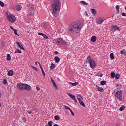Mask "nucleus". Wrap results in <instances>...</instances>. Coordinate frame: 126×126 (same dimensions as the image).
<instances>
[{
    "label": "nucleus",
    "instance_id": "obj_37",
    "mask_svg": "<svg viewBox=\"0 0 126 126\" xmlns=\"http://www.w3.org/2000/svg\"><path fill=\"white\" fill-rule=\"evenodd\" d=\"M125 106H124V105H122L121 107H120V108L119 109V110L120 111H124V110H125Z\"/></svg>",
    "mask_w": 126,
    "mask_h": 126
},
{
    "label": "nucleus",
    "instance_id": "obj_56",
    "mask_svg": "<svg viewBox=\"0 0 126 126\" xmlns=\"http://www.w3.org/2000/svg\"><path fill=\"white\" fill-rule=\"evenodd\" d=\"M67 110H69V111H70H70H71V110L70 109V108H69V107L68 108Z\"/></svg>",
    "mask_w": 126,
    "mask_h": 126
},
{
    "label": "nucleus",
    "instance_id": "obj_4",
    "mask_svg": "<svg viewBox=\"0 0 126 126\" xmlns=\"http://www.w3.org/2000/svg\"><path fill=\"white\" fill-rule=\"evenodd\" d=\"M123 93V92L122 91H117L116 93L115 96L118 98L120 100V101H123V98H122V94Z\"/></svg>",
    "mask_w": 126,
    "mask_h": 126
},
{
    "label": "nucleus",
    "instance_id": "obj_39",
    "mask_svg": "<svg viewBox=\"0 0 126 126\" xmlns=\"http://www.w3.org/2000/svg\"><path fill=\"white\" fill-rule=\"evenodd\" d=\"M0 5L2 7H3V6H4V3H3V2L0 1Z\"/></svg>",
    "mask_w": 126,
    "mask_h": 126
},
{
    "label": "nucleus",
    "instance_id": "obj_41",
    "mask_svg": "<svg viewBox=\"0 0 126 126\" xmlns=\"http://www.w3.org/2000/svg\"><path fill=\"white\" fill-rule=\"evenodd\" d=\"M53 85L54 87L55 88V89H58V86H57V84H56V83H54L53 84Z\"/></svg>",
    "mask_w": 126,
    "mask_h": 126
},
{
    "label": "nucleus",
    "instance_id": "obj_58",
    "mask_svg": "<svg viewBox=\"0 0 126 126\" xmlns=\"http://www.w3.org/2000/svg\"><path fill=\"white\" fill-rule=\"evenodd\" d=\"M1 97V93L0 92V100Z\"/></svg>",
    "mask_w": 126,
    "mask_h": 126
},
{
    "label": "nucleus",
    "instance_id": "obj_46",
    "mask_svg": "<svg viewBox=\"0 0 126 126\" xmlns=\"http://www.w3.org/2000/svg\"><path fill=\"white\" fill-rule=\"evenodd\" d=\"M38 63L40 66V69L41 70L43 69V67H42V65H41V63H40V62H38Z\"/></svg>",
    "mask_w": 126,
    "mask_h": 126
},
{
    "label": "nucleus",
    "instance_id": "obj_1",
    "mask_svg": "<svg viewBox=\"0 0 126 126\" xmlns=\"http://www.w3.org/2000/svg\"><path fill=\"white\" fill-rule=\"evenodd\" d=\"M83 26V25L80 21H75L69 25L68 31L73 34H78V33H79L81 31Z\"/></svg>",
    "mask_w": 126,
    "mask_h": 126
},
{
    "label": "nucleus",
    "instance_id": "obj_23",
    "mask_svg": "<svg viewBox=\"0 0 126 126\" xmlns=\"http://www.w3.org/2000/svg\"><path fill=\"white\" fill-rule=\"evenodd\" d=\"M79 102L80 104L81 105V106H82L83 107H85V104H84V102H83L82 100H79Z\"/></svg>",
    "mask_w": 126,
    "mask_h": 126
},
{
    "label": "nucleus",
    "instance_id": "obj_28",
    "mask_svg": "<svg viewBox=\"0 0 126 126\" xmlns=\"http://www.w3.org/2000/svg\"><path fill=\"white\" fill-rule=\"evenodd\" d=\"M110 58L111 60H114L115 59V57L114 56V53H111L110 55Z\"/></svg>",
    "mask_w": 126,
    "mask_h": 126
},
{
    "label": "nucleus",
    "instance_id": "obj_62",
    "mask_svg": "<svg viewBox=\"0 0 126 126\" xmlns=\"http://www.w3.org/2000/svg\"><path fill=\"white\" fill-rule=\"evenodd\" d=\"M1 46H2V47H4V44H1Z\"/></svg>",
    "mask_w": 126,
    "mask_h": 126
},
{
    "label": "nucleus",
    "instance_id": "obj_9",
    "mask_svg": "<svg viewBox=\"0 0 126 126\" xmlns=\"http://www.w3.org/2000/svg\"><path fill=\"white\" fill-rule=\"evenodd\" d=\"M116 30L118 31H121V28L117 26H112L111 27V31H116Z\"/></svg>",
    "mask_w": 126,
    "mask_h": 126
},
{
    "label": "nucleus",
    "instance_id": "obj_60",
    "mask_svg": "<svg viewBox=\"0 0 126 126\" xmlns=\"http://www.w3.org/2000/svg\"><path fill=\"white\" fill-rule=\"evenodd\" d=\"M120 12V9L117 10V13H119Z\"/></svg>",
    "mask_w": 126,
    "mask_h": 126
},
{
    "label": "nucleus",
    "instance_id": "obj_64",
    "mask_svg": "<svg viewBox=\"0 0 126 126\" xmlns=\"http://www.w3.org/2000/svg\"><path fill=\"white\" fill-rule=\"evenodd\" d=\"M68 96H69V95H71V94H70V93H68Z\"/></svg>",
    "mask_w": 126,
    "mask_h": 126
},
{
    "label": "nucleus",
    "instance_id": "obj_48",
    "mask_svg": "<svg viewBox=\"0 0 126 126\" xmlns=\"http://www.w3.org/2000/svg\"><path fill=\"white\" fill-rule=\"evenodd\" d=\"M38 35H39L40 36H43L44 35V33H42V32H38Z\"/></svg>",
    "mask_w": 126,
    "mask_h": 126
},
{
    "label": "nucleus",
    "instance_id": "obj_10",
    "mask_svg": "<svg viewBox=\"0 0 126 126\" xmlns=\"http://www.w3.org/2000/svg\"><path fill=\"white\" fill-rule=\"evenodd\" d=\"M104 21H105V18H103V17H99L98 18V21H97V23L98 24H102V23H103V22H104Z\"/></svg>",
    "mask_w": 126,
    "mask_h": 126
},
{
    "label": "nucleus",
    "instance_id": "obj_55",
    "mask_svg": "<svg viewBox=\"0 0 126 126\" xmlns=\"http://www.w3.org/2000/svg\"><path fill=\"white\" fill-rule=\"evenodd\" d=\"M68 106H64V109H66L67 110L68 109Z\"/></svg>",
    "mask_w": 126,
    "mask_h": 126
},
{
    "label": "nucleus",
    "instance_id": "obj_8",
    "mask_svg": "<svg viewBox=\"0 0 126 126\" xmlns=\"http://www.w3.org/2000/svg\"><path fill=\"white\" fill-rule=\"evenodd\" d=\"M89 63L91 68H95L97 65L96 63H95V62H94L93 60H92Z\"/></svg>",
    "mask_w": 126,
    "mask_h": 126
},
{
    "label": "nucleus",
    "instance_id": "obj_18",
    "mask_svg": "<svg viewBox=\"0 0 126 126\" xmlns=\"http://www.w3.org/2000/svg\"><path fill=\"white\" fill-rule=\"evenodd\" d=\"M77 99L78 100V101H80L81 100H83V97H82V96L80 94H79L77 95Z\"/></svg>",
    "mask_w": 126,
    "mask_h": 126
},
{
    "label": "nucleus",
    "instance_id": "obj_59",
    "mask_svg": "<svg viewBox=\"0 0 126 126\" xmlns=\"http://www.w3.org/2000/svg\"><path fill=\"white\" fill-rule=\"evenodd\" d=\"M10 29H12L13 28V27L12 26H10Z\"/></svg>",
    "mask_w": 126,
    "mask_h": 126
},
{
    "label": "nucleus",
    "instance_id": "obj_61",
    "mask_svg": "<svg viewBox=\"0 0 126 126\" xmlns=\"http://www.w3.org/2000/svg\"><path fill=\"white\" fill-rule=\"evenodd\" d=\"M37 63H38V62H36L35 63V64L36 65H37Z\"/></svg>",
    "mask_w": 126,
    "mask_h": 126
},
{
    "label": "nucleus",
    "instance_id": "obj_25",
    "mask_svg": "<svg viewBox=\"0 0 126 126\" xmlns=\"http://www.w3.org/2000/svg\"><path fill=\"white\" fill-rule=\"evenodd\" d=\"M80 3H82V4H83L84 5H88V3L85 1H80Z\"/></svg>",
    "mask_w": 126,
    "mask_h": 126
},
{
    "label": "nucleus",
    "instance_id": "obj_44",
    "mask_svg": "<svg viewBox=\"0 0 126 126\" xmlns=\"http://www.w3.org/2000/svg\"><path fill=\"white\" fill-rule=\"evenodd\" d=\"M3 84H6V83H7V80H6V79H4L3 80Z\"/></svg>",
    "mask_w": 126,
    "mask_h": 126
},
{
    "label": "nucleus",
    "instance_id": "obj_38",
    "mask_svg": "<svg viewBox=\"0 0 126 126\" xmlns=\"http://www.w3.org/2000/svg\"><path fill=\"white\" fill-rule=\"evenodd\" d=\"M48 126H53V121H49L48 122Z\"/></svg>",
    "mask_w": 126,
    "mask_h": 126
},
{
    "label": "nucleus",
    "instance_id": "obj_42",
    "mask_svg": "<svg viewBox=\"0 0 126 126\" xmlns=\"http://www.w3.org/2000/svg\"><path fill=\"white\" fill-rule=\"evenodd\" d=\"M43 27H44L45 29L47 28V27H48V24L47 23L43 24Z\"/></svg>",
    "mask_w": 126,
    "mask_h": 126
},
{
    "label": "nucleus",
    "instance_id": "obj_31",
    "mask_svg": "<svg viewBox=\"0 0 126 126\" xmlns=\"http://www.w3.org/2000/svg\"><path fill=\"white\" fill-rule=\"evenodd\" d=\"M96 76H99V77H102V76H103V74L102 73H98L96 74Z\"/></svg>",
    "mask_w": 126,
    "mask_h": 126
},
{
    "label": "nucleus",
    "instance_id": "obj_35",
    "mask_svg": "<svg viewBox=\"0 0 126 126\" xmlns=\"http://www.w3.org/2000/svg\"><path fill=\"white\" fill-rule=\"evenodd\" d=\"M69 97H70L72 100H73V99H75V95H74V94H70Z\"/></svg>",
    "mask_w": 126,
    "mask_h": 126
},
{
    "label": "nucleus",
    "instance_id": "obj_51",
    "mask_svg": "<svg viewBox=\"0 0 126 126\" xmlns=\"http://www.w3.org/2000/svg\"><path fill=\"white\" fill-rule=\"evenodd\" d=\"M122 16H126V13H122Z\"/></svg>",
    "mask_w": 126,
    "mask_h": 126
},
{
    "label": "nucleus",
    "instance_id": "obj_24",
    "mask_svg": "<svg viewBox=\"0 0 126 126\" xmlns=\"http://www.w3.org/2000/svg\"><path fill=\"white\" fill-rule=\"evenodd\" d=\"M91 12L92 13H93L94 15L97 13V11H96V10L95 9H91Z\"/></svg>",
    "mask_w": 126,
    "mask_h": 126
},
{
    "label": "nucleus",
    "instance_id": "obj_2",
    "mask_svg": "<svg viewBox=\"0 0 126 126\" xmlns=\"http://www.w3.org/2000/svg\"><path fill=\"white\" fill-rule=\"evenodd\" d=\"M62 6L61 4V1L60 0H53V3L51 5L52 9V14L55 17L59 16V13H60V10L61 9L60 7Z\"/></svg>",
    "mask_w": 126,
    "mask_h": 126
},
{
    "label": "nucleus",
    "instance_id": "obj_30",
    "mask_svg": "<svg viewBox=\"0 0 126 126\" xmlns=\"http://www.w3.org/2000/svg\"><path fill=\"white\" fill-rule=\"evenodd\" d=\"M111 77H112L113 78H115V76H116V73L115 72H111Z\"/></svg>",
    "mask_w": 126,
    "mask_h": 126
},
{
    "label": "nucleus",
    "instance_id": "obj_22",
    "mask_svg": "<svg viewBox=\"0 0 126 126\" xmlns=\"http://www.w3.org/2000/svg\"><path fill=\"white\" fill-rule=\"evenodd\" d=\"M120 54L121 55H124V56H126V50L124 49L123 50H122L120 52Z\"/></svg>",
    "mask_w": 126,
    "mask_h": 126
},
{
    "label": "nucleus",
    "instance_id": "obj_3",
    "mask_svg": "<svg viewBox=\"0 0 126 126\" xmlns=\"http://www.w3.org/2000/svg\"><path fill=\"white\" fill-rule=\"evenodd\" d=\"M6 16L9 22H11L12 23H14V22H15V20H16L15 16L10 13V12L7 11L6 12Z\"/></svg>",
    "mask_w": 126,
    "mask_h": 126
},
{
    "label": "nucleus",
    "instance_id": "obj_32",
    "mask_svg": "<svg viewBox=\"0 0 126 126\" xmlns=\"http://www.w3.org/2000/svg\"><path fill=\"white\" fill-rule=\"evenodd\" d=\"M31 66L32 68V69H33L35 71H38V69L37 68V67L32 65H31Z\"/></svg>",
    "mask_w": 126,
    "mask_h": 126
},
{
    "label": "nucleus",
    "instance_id": "obj_40",
    "mask_svg": "<svg viewBox=\"0 0 126 126\" xmlns=\"http://www.w3.org/2000/svg\"><path fill=\"white\" fill-rule=\"evenodd\" d=\"M41 71L44 77H45V76H46V74L45 73V71H44V69H42Z\"/></svg>",
    "mask_w": 126,
    "mask_h": 126
},
{
    "label": "nucleus",
    "instance_id": "obj_54",
    "mask_svg": "<svg viewBox=\"0 0 126 126\" xmlns=\"http://www.w3.org/2000/svg\"><path fill=\"white\" fill-rule=\"evenodd\" d=\"M36 90L39 91L40 90V88L39 87H36Z\"/></svg>",
    "mask_w": 126,
    "mask_h": 126
},
{
    "label": "nucleus",
    "instance_id": "obj_5",
    "mask_svg": "<svg viewBox=\"0 0 126 126\" xmlns=\"http://www.w3.org/2000/svg\"><path fill=\"white\" fill-rule=\"evenodd\" d=\"M27 6L29 7V11H31L30 12V14L31 15H33V13H32L31 11H34V9L35 8V6L33 5V4H28Z\"/></svg>",
    "mask_w": 126,
    "mask_h": 126
},
{
    "label": "nucleus",
    "instance_id": "obj_36",
    "mask_svg": "<svg viewBox=\"0 0 126 126\" xmlns=\"http://www.w3.org/2000/svg\"><path fill=\"white\" fill-rule=\"evenodd\" d=\"M15 53H18L19 54H21L22 51H21V50H20L19 49H16V50L15 51Z\"/></svg>",
    "mask_w": 126,
    "mask_h": 126
},
{
    "label": "nucleus",
    "instance_id": "obj_33",
    "mask_svg": "<svg viewBox=\"0 0 126 126\" xmlns=\"http://www.w3.org/2000/svg\"><path fill=\"white\" fill-rule=\"evenodd\" d=\"M107 83V82L106 81H101L100 82L101 85H105Z\"/></svg>",
    "mask_w": 126,
    "mask_h": 126
},
{
    "label": "nucleus",
    "instance_id": "obj_15",
    "mask_svg": "<svg viewBox=\"0 0 126 126\" xmlns=\"http://www.w3.org/2000/svg\"><path fill=\"white\" fill-rule=\"evenodd\" d=\"M54 60L55 61V63H60V61H61V59H60V58H59V57L56 56L54 58Z\"/></svg>",
    "mask_w": 126,
    "mask_h": 126
},
{
    "label": "nucleus",
    "instance_id": "obj_57",
    "mask_svg": "<svg viewBox=\"0 0 126 126\" xmlns=\"http://www.w3.org/2000/svg\"><path fill=\"white\" fill-rule=\"evenodd\" d=\"M67 110H69V111H70H70H71V110L70 109V108H69V107L68 108Z\"/></svg>",
    "mask_w": 126,
    "mask_h": 126
},
{
    "label": "nucleus",
    "instance_id": "obj_17",
    "mask_svg": "<svg viewBox=\"0 0 126 126\" xmlns=\"http://www.w3.org/2000/svg\"><path fill=\"white\" fill-rule=\"evenodd\" d=\"M33 111V109L32 108L29 107V109L28 108L27 112L29 113L30 115L32 114V112Z\"/></svg>",
    "mask_w": 126,
    "mask_h": 126
},
{
    "label": "nucleus",
    "instance_id": "obj_47",
    "mask_svg": "<svg viewBox=\"0 0 126 126\" xmlns=\"http://www.w3.org/2000/svg\"><path fill=\"white\" fill-rule=\"evenodd\" d=\"M50 79H51V82H52V84H53V83H55V80H54V79H53V78L51 77V78H50Z\"/></svg>",
    "mask_w": 126,
    "mask_h": 126
},
{
    "label": "nucleus",
    "instance_id": "obj_34",
    "mask_svg": "<svg viewBox=\"0 0 126 126\" xmlns=\"http://www.w3.org/2000/svg\"><path fill=\"white\" fill-rule=\"evenodd\" d=\"M54 118L56 121H59L60 120V116L59 115H56Z\"/></svg>",
    "mask_w": 126,
    "mask_h": 126
},
{
    "label": "nucleus",
    "instance_id": "obj_63",
    "mask_svg": "<svg viewBox=\"0 0 126 126\" xmlns=\"http://www.w3.org/2000/svg\"><path fill=\"white\" fill-rule=\"evenodd\" d=\"M119 85H120L119 84H116V86H119Z\"/></svg>",
    "mask_w": 126,
    "mask_h": 126
},
{
    "label": "nucleus",
    "instance_id": "obj_12",
    "mask_svg": "<svg viewBox=\"0 0 126 126\" xmlns=\"http://www.w3.org/2000/svg\"><path fill=\"white\" fill-rule=\"evenodd\" d=\"M16 44L17 45L18 48H20L21 50H24V47L22 46V44L20 42H16Z\"/></svg>",
    "mask_w": 126,
    "mask_h": 126
},
{
    "label": "nucleus",
    "instance_id": "obj_50",
    "mask_svg": "<svg viewBox=\"0 0 126 126\" xmlns=\"http://www.w3.org/2000/svg\"><path fill=\"white\" fill-rule=\"evenodd\" d=\"M70 112V113H71L72 116H74V113H73V112L72 111V110H71Z\"/></svg>",
    "mask_w": 126,
    "mask_h": 126
},
{
    "label": "nucleus",
    "instance_id": "obj_45",
    "mask_svg": "<svg viewBox=\"0 0 126 126\" xmlns=\"http://www.w3.org/2000/svg\"><path fill=\"white\" fill-rule=\"evenodd\" d=\"M43 37L44 38V39H49V37L47 36L46 34H43Z\"/></svg>",
    "mask_w": 126,
    "mask_h": 126
},
{
    "label": "nucleus",
    "instance_id": "obj_20",
    "mask_svg": "<svg viewBox=\"0 0 126 126\" xmlns=\"http://www.w3.org/2000/svg\"><path fill=\"white\" fill-rule=\"evenodd\" d=\"M96 87L97 89H98V91H100V92H103V91H104V89H103V88L97 87V86Z\"/></svg>",
    "mask_w": 126,
    "mask_h": 126
},
{
    "label": "nucleus",
    "instance_id": "obj_43",
    "mask_svg": "<svg viewBox=\"0 0 126 126\" xmlns=\"http://www.w3.org/2000/svg\"><path fill=\"white\" fill-rule=\"evenodd\" d=\"M14 33L15 35H17V36H19V35L17 33V30H14Z\"/></svg>",
    "mask_w": 126,
    "mask_h": 126
},
{
    "label": "nucleus",
    "instance_id": "obj_53",
    "mask_svg": "<svg viewBox=\"0 0 126 126\" xmlns=\"http://www.w3.org/2000/svg\"><path fill=\"white\" fill-rule=\"evenodd\" d=\"M54 54L55 55H58V54H59V52H58V51H55Z\"/></svg>",
    "mask_w": 126,
    "mask_h": 126
},
{
    "label": "nucleus",
    "instance_id": "obj_27",
    "mask_svg": "<svg viewBox=\"0 0 126 126\" xmlns=\"http://www.w3.org/2000/svg\"><path fill=\"white\" fill-rule=\"evenodd\" d=\"M11 60V57H10V54H7V57H6V60L7 61H10Z\"/></svg>",
    "mask_w": 126,
    "mask_h": 126
},
{
    "label": "nucleus",
    "instance_id": "obj_49",
    "mask_svg": "<svg viewBox=\"0 0 126 126\" xmlns=\"http://www.w3.org/2000/svg\"><path fill=\"white\" fill-rule=\"evenodd\" d=\"M116 9H117V10H119L120 9V6L119 5H116Z\"/></svg>",
    "mask_w": 126,
    "mask_h": 126
},
{
    "label": "nucleus",
    "instance_id": "obj_14",
    "mask_svg": "<svg viewBox=\"0 0 126 126\" xmlns=\"http://www.w3.org/2000/svg\"><path fill=\"white\" fill-rule=\"evenodd\" d=\"M92 61H93V59H91V56H89L87 58L86 63H90Z\"/></svg>",
    "mask_w": 126,
    "mask_h": 126
},
{
    "label": "nucleus",
    "instance_id": "obj_52",
    "mask_svg": "<svg viewBox=\"0 0 126 126\" xmlns=\"http://www.w3.org/2000/svg\"><path fill=\"white\" fill-rule=\"evenodd\" d=\"M73 100H74V102L76 104V103H77V100H76V99L75 97V99H73Z\"/></svg>",
    "mask_w": 126,
    "mask_h": 126
},
{
    "label": "nucleus",
    "instance_id": "obj_21",
    "mask_svg": "<svg viewBox=\"0 0 126 126\" xmlns=\"http://www.w3.org/2000/svg\"><path fill=\"white\" fill-rule=\"evenodd\" d=\"M54 68H56V65H55L54 63H51L50 66V69H54Z\"/></svg>",
    "mask_w": 126,
    "mask_h": 126
},
{
    "label": "nucleus",
    "instance_id": "obj_16",
    "mask_svg": "<svg viewBox=\"0 0 126 126\" xmlns=\"http://www.w3.org/2000/svg\"><path fill=\"white\" fill-rule=\"evenodd\" d=\"M97 40V37L96 36H93L91 38V41L92 42H93V43L96 42V40Z\"/></svg>",
    "mask_w": 126,
    "mask_h": 126
},
{
    "label": "nucleus",
    "instance_id": "obj_11",
    "mask_svg": "<svg viewBox=\"0 0 126 126\" xmlns=\"http://www.w3.org/2000/svg\"><path fill=\"white\" fill-rule=\"evenodd\" d=\"M25 89L26 90H27L28 91H29V90H31V86H30L29 85L25 84L24 88V90Z\"/></svg>",
    "mask_w": 126,
    "mask_h": 126
},
{
    "label": "nucleus",
    "instance_id": "obj_19",
    "mask_svg": "<svg viewBox=\"0 0 126 126\" xmlns=\"http://www.w3.org/2000/svg\"><path fill=\"white\" fill-rule=\"evenodd\" d=\"M69 84H70L72 86H76V85H78V82H75V83L69 82Z\"/></svg>",
    "mask_w": 126,
    "mask_h": 126
},
{
    "label": "nucleus",
    "instance_id": "obj_13",
    "mask_svg": "<svg viewBox=\"0 0 126 126\" xmlns=\"http://www.w3.org/2000/svg\"><path fill=\"white\" fill-rule=\"evenodd\" d=\"M13 74H14L13 70H10L8 71L7 75L9 76H13Z\"/></svg>",
    "mask_w": 126,
    "mask_h": 126
},
{
    "label": "nucleus",
    "instance_id": "obj_7",
    "mask_svg": "<svg viewBox=\"0 0 126 126\" xmlns=\"http://www.w3.org/2000/svg\"><path fill=\"white\" fill-rule=\"evenodd\" d=\"M25 84L22 83H18L17 84V87L20 90H24Z\"/></svg>",
    "mask_w": 126,
    "mask_h": 126
},
{
    "label": "nucleus",
    "instance_id": "obj_29",
    "mask_svg": "<svg viewBox=\"0 0 126 126\" xmlns=\"http://www.w3.org/2000/svg\"><path fill=\"white\" fill-rule=\"evenodd\" d=\"M121 75H120V74L117 73L115 75V78L116 79H119Z\"/></svg>",
    "mask_w": 126,
    "mask_h": 126
},
{
    "label": "nucleus",
    "instance_id": "obj_26",
    "mask_svg": "<svg viewBox=\"0 0 126 126\" xmlns=\"http://www.w3.org/2000/svg\"><path fill=\"white\" fill-rule=\"evenodd\" d=\"M21 8H22V6L21 5H18L17 6V10H18V11L21 10Z\"/></svg>",
    "mask_w": 126,
    "mask_h": 126
},
{
    "label": "nucleus",
    "instance_id": "obj_6",
    "mask_svg": "<svg viewBox=\"0 0 126 126\" xmlns=\"http://www.w3.org/2000/svg\"><path fill=\"white\" fill-rule=\"evenodd\" d=\"M56 43L57 45H64L65 44V41L62 38H59L56 40Z\"/></svg>",
    "mask_w": 126,
    "mask_h": 126
}]
</instances>
